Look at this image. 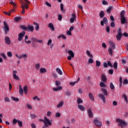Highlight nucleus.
Wrapping results in <instances>:
<instances>
[{"instance_id":"32","label":"nucleus","mask_w":128,"mask_h":128,"mask_svg":"<svg viewBox=\"0 0 128 128\" xmlns=\"http://www.w3.org/2000/svg\"><path fill=\"white\" fill-rule=\"evenodd\" d=\"M122 98H124V100L126 102H128V97L126 96V95L123 94L122 96Z\"/></svg>"},{"instance_id":"29","label":"nucleus","mask_w":128,"mask_h":128,"mask_svg":"<svg viewBox=\"0 0 128 128\" xmlns=\"http://www.w3.org/2000/svg\"><path fill=\"white\" fill-rule=\"evenodd\" d=\"M20 28L22 30H28V27L24 26H21Z\"/></svg>"},{"instance_id":"58","label":"nucleus","mask_w":128,"mask_h":128,"mask_svg":"<svg viewBox=\"0 0 128 128\" xmlns=\"http://www.w3.org/2000/svg\"><path fill=\"white\" fill-rule=\"evenodd\" d=\"M60 112H57L56 114V118H60Z\"/></svg>"},{"instance_id":"57","label":"nucleus","mask_w":128,"mask_h":128,"mask_svg":"<svg viewBox=\"0 0 128 128\" xmlns=\"http://www.w3.org/2000/svg\"><path fill=\"white\" fill-rule=\"evenodd\" d=\"M46 4L48 6H49V8H51L52 7V4H50V2H46Z\"/></svg>"},{"instance_id":"33","label":"nucleus","mask_w":128,"mask_h":128,"mask_svg":"<svg viewBox=\"0 0 128 128\" xmlns=\"http://www.w3.org/2000/svg\"><path fill=\"white\" fill-rule=\"evenodd\" d=\"M100 16L101 18H102L104 16V13L103 12V11H101L100 14Z\"/></svg>"},{"instance_id":"16","label":"nucleus","mask_w":128,"mask_h":128,"mask_svg":"<svg viewBox=\"0 0 128 128\" xmlns=\"http://www.w3.org/2000/svg\"><path fill=\"white\" fill-rule=\"evenodd\" d=\"M78 108L80 110H82V112H84V110L86 108H84V106L82 105L78 104Z\"/></svg>"},{"instance_id":"61","label":"nucleus","mask_w":128,"mask_h":128,"mask_svg":"<svg viewBox=\"0 0 128 128\" xmlns=\"http://www.w3.org/2000/svg\"><path fill=\"white\" fill-rule=\"evenodd\" d=\"M60 8L61 10H62V11L64 10V4H60Z\"/></svg>"},{"instance_id":"8","label":"nucleus","mask_w":128,"mask_h":128,"mask_svg":"<svg viewBox=\"0 0 128 128\" xmlns=\"http://www.w3.org/2000/svg\"><path fill=\"white\" fill-rule=\"evenodd\" d=\"M94 122L96 126L100 127L102 126V122H100L98 121V120H95Z\"/></svg>"},{"instance_id":"39","label":"nucleus","mask_w":128,"mask_h":128,"mask_svg":"<svg viewBox=\"0 0 128 128\" xmlns=\"http://www.w3.org/2000/svg\"><path fill=\"white\" fill-rule=\"evenodd\" d=\"M124 14H126V11L122 10L120 13L121 18L124 17Z\"/></svg>"},{"instance_id":"27","label":"nucleus","mask_w":128,"mask_h":128,"mask_svg":"<svg viewBox=\"0 0 128 128\" xmlns=\"http://www.w3.org/2000/svg\"><path fill=\"white\" fill-rule=\"evenodd\" d=\"M62 106H64V102H61L58 104L56 106L57 108H62Z\"/></svg>"},{"instance_id":"34","label":"nucleus","mask_w":128,"mask_h":128,"mask_svg":"<svg viewBox=\"0 0 128 128\" xmlns=\"http://www.w3.org/2000/svg\"><path fill=\"white\" fill-rule=\"evenodd\" d=\"M77 102L78 104H82L83 102L82 100L80 98H78L77 99Z\"/></svg>"},{"instance_id":"60","label":"nucleus","mask_w":128,"mask_h":128,"mask_svg":"<svg viewBox=\"0 0 128 128\" xmlns=\"http://www.w3.org/2000/svg\"><path fill=\"white\" fill-rule=\"evenodd\" d=\"M3 13L4 14H6L7 16H10V12H4Z\"/></svg>"},{"instance_id":"13","label":"nucleus","mask_w":128,"mask_h":128,"mask_svg":"<svg viewBox=\"0 0 128 128\" xmlns=\"http://www.w3.org/2000/svg\"><path fill=\"white\" fill-rule=\"evenodd\" d=\"M101 78L102 80V81L103 82H106V76L104 74H102L101 76Z\"/></svg>"},{"instance_id":"46","label":"nucleus","mask_w":128,"mask_h":128,"mask_svg":"<svg viewBox=\"0 0 128 128\" xmlns=\"http://www.w3.org/2000/svg\"><path fill=\"white\" fill-rule=\"evenodd\" d=\"M96 66H100V62L98 60L96 61Z\"/></svg>"},{"instance_id":"26","label":"nucleus","mask_w":128,"mask_h":128,"mask_svg":"<svg viewBox=\"0 0 128 128\" xmlns=\"http://www.w3.org/2000/svg\"><path fill=\"white\" fill-rule=\"evenodd\" d=\"M22 18L20 16H17L16 18H14V20L16 22H18L19 20H20V19Z\"/></svg>"},{"instance_id":"2","label":"nucleus","mask_w":128,"mask_h":128,"mask_svg":"<svg viewBox=\"0 0 128 128\" xmlns=\"http://www.w3.org/2000/svg\"><path fill=\"white\" fill-rule=\"evenodd\" d=\"M122 34V29L119 28L118 31V34L116 36V38L118 40H120Z\"/></svg>"},{"instance_id":"47","label":"nucleus","mask_w":128,"mask_h":128,"mask_svg":"<svg viewBox=\"0 0 128 128\" xmlns=\"http://www.w3.org/2000/svg\"><path fill=\"white\" fill-rule=\"evenodd\" d=\"M30 118L32 119L36 118V115L35 114H30Z\"/></svg>"},{"instance_id":"52","label":"nucleus","mask_w":128,"mask_h":128,"mask_svg":"<svg viewBox=\"0 0 128 128\" xmlns=\"http://www.w3.org/2000/svg\"><path fill=\"white\" fill-rule=\"evenodd\" d=\"M88 62L89 64H92V62H94V60H92V58H90L88 59Z\"/></svg>"},{"instance_id":"25","label":"nucleus","mask_w":128,"mask_h":128,"mask_svg":"<svg viewBox=\"0 0 128 128\" xmlns=\"http://www.w3.org/2000/svg\"><path fill=\"white\" fill-rule=\"evenodd\" d=\"M86 54H88V56H90V58H93L94 56H92V54H90V52L88 50H86Z\"/></svg>"},{"instance_id":"64","label":"nucleus","mask_w":128,"mask_h":128,"mask_svg":"<svg viewBox=\"0 0 128 128\" xmlns=\"http://www.w3.org/2000/svg\"><path fill=\"white\" fill-rule=\"evenodd\" d=\"M110 27L108 26H106V32H110Z\"/></svg>"},{"instance_id":"12","label":"nucleus","mask_w":128,"mask_h":128,"mask_svg":"<svg viewBox=\"0 0 128 128\" xmlns=\"http://www.w3.org/2000/svg\"><path fill=\"white\" fill-rule=\"evenodd\" d=\"M128 22V20L126 19V17H121V23L124 24H126Z\"/></svg>"},{"instance_id":"15","label":"nucleus","mask_w":128,"mask_h":128,"mask_svg":"<svg viewBox=\"0 0 128 128\" xmlns=\"http://www.w3.org/2000/svg\"><path fill=\"white\" fill-rule=\"evenodd\" d=\"M98 96L100 98H101V100H103V102H106V98L104 97V94H98Z\"/></svg>"},{"instance_id":"42","label":"nucleus","mask_w":128,"mask_h":128,"mask_svg":"<svg viewBox=\"0 0 128 128\" xmlns=\"http://www.w3.org/2000/svg\"><path fill=\"white\" fill-rule=\"evenodd\" d=\"M110 46H111V48L112 50H114V48H116V45H114V42H111L110 43Z\"/></svg>"},{"instance_id":"11","label":"nucleus","mask_w":128,"mask_h":128,"mask_svg":"<svg viewBox=\"0 0 128 128\" xmlns=\"http://www.w3.org/2000/svg\"><path fill=\"white\" fill-rule=\"evenodd\" d=\"M34 26H28L27 27V32H34Z\"/></svg>"},{"instance_id":"49","label":"nucleus","mask_w":128,"mask_h":128,"mask_svg":"<svg viewBox=\"0 0 128 128\" xmlns=\"http://www.w3.org/2000/svg\"><path fill=\"white\" fill-rule=\"evenodd\" d=\"M4 100L6 102H10V98H8V97H6L4 98Z\"/></svg>"},{"instance_id":"51","label":"nucleus","mask_w":128,"mask_h":128,"mask_svg":"<svg viewBox=\"0 0 128 128\" xmlns=\"http://www.w3.org/2000/svg\"><path fill=\"white\" fill-rule=\"evenodd\" d=\"M56 86H60V82L58 80L56 81Z\"/></svg>"},{"instance_id":"43","label":"nucleus","mask_w":128,"mask_h":128,"mask_svg":"<svg viewBox=\"0 0 128 128\" xmlns=\"http://www.w3.org/2000/svg\"><path fill=\"white\" fill-rule=\"evenodd\" d=\"M114 68H115V70H116L118 68V62H114Z\"/></svg>"},{"instance_id":"18","label":"nucleus","mask_w":128,"mask_h":128,"mask_svg":"<svg viewBox=\"0 0 128 128\" xmlns=\"http://www.w3.org/2000/svg\"><path fill=\"white\" fill-rule=\"evenodd\" d=\"M20 90H19V92L20 94V96H22L24 94V90H22V86H19Z\"/></svg>"},{"instance_id":"35","label":"nucleus","mask_w":128,"mask_h":128,"mask_svg":"<svg viewBox=\"0 0 128 128\" xmlns=\"http://www.w3.org/2000/svg\"><path fill=\"white\" fill-rule=\"evenodd\" d=\"M12 100H14V102H18L19 100L18 98H16V97H14V96L12 97Z\"/></svg>"},{"instance_id":"30","label":"nucleus","mask_w":128,"mask_h":128,"mask_svg":"<svg viewBox=\"0 0 128 128\" xmlns=\"http://www.w3.org/2000/svg\"><path fill=\"white\" fill-rule=\"evenodd\" d=\"M100 86H101V88H106V85L104 84V82H100Z\"/></svg>"},{"instance_id":"63","label":"nucleus","mask_w":128,"mask_h":128,"mask_svg":"<svg viewBox=\"0 0 128 128\" xmlns=\"http://www.w3.org/2000/svg\"><path fill=\"white\" fill-rule=\"evenodd\" d=\"M102 46L104 48H106V47H107L106 44V43H102Z\"/></svg>"},{"instance_id":"5","label":"nucleus","mask_w":128,"mask_h":128,"mask_svg":"<svg viewBox=\"0 0 128 128\" xmlns=\"http://www.w3.org/2000/svg\"><path fill=\"white\" fill-rule=\"evenodd\" d=\"M26 34V32L24 31H22V32H20L18 34V40L20 42L22 40L24 36Z\"/></svg>"},{"instance_id":"50","label":"nucleus","mask_w":128,"mask_h":128,"mask_svg":"<svg viewBox=\"0 0 128 128\" xmlns=\"http://www.w3.org/2000/svg\"><path fill=\"white\" fill-rule=\"evenodd\" d=\"M7 56H10V58H12V52H8L7 54Z\"/></svg>"},{"instance_id":"24","label":"nucleus","mask_w":128,"mask_h":128,"mask_svg":"<svg viewBox=\"0 0 128 128\" xmlns=\"http://www.w3.org/2000/svg\"><path fill=\"white\" fill-rule=\"evenodd\" d=\"M24 90L25 94H28V86H25L24 88Z\"/></svg>"},{"instance_id":"9","label":"nucleus","mask_w":128,"mask_h":128,"mask_svg":"<svg viewBox=\"0 0 128 128\" xmlns=\"http://www.w3.org/2000/svg\"><path fill=\"white\" fill-rule=\"evenodd\" d=\"M18 72L17 70H14L13 71V78L14 80H20V78H18V76H16V73Z\"/></svg>"},{"instance_id":"19","label":"nucleus","mask_w":128,"mask_h":128,"mask_svg":"<svg viewBox=\"0 0 128 128\" xmlns=\"http://www.w3.org/2000/svg\"><path fill=\"white\" fill-rule=\"evenodd\" d=\"M56 72L58 74H60V76H62V72L60 68H56Z\"/></svg>"},{"instance_id":"21","label":"nucleus","mask_w":128,"mask_h":128,"mask_svg":"<svg viewBox=\"0 0 128 128\" xmlns=\"http://www.w3.org/2000/svg\"><path fill=\"white\" fill-rule=\"evenodd\" d=\"M79 81H80V78H78L76 81L74 82H70V86H74V84H76V82H78Z\"/></svg>"},{"instance_id":"14","label":"nucleus","mask_w":128,"mask_h":128,"mask_svg":"<svg viewBox=\"0 0 128 128\" xmlns=\"http://www.w3.org/2000/svg\"><path fill=\"white\" fill-rule=\"evenodd\" d=\"M62 90V86L53 88V90H54V92H58V90Z\"/></svg>"},{"instance_id":"53","label":"nucleus","mask_w":128,"mask_h":128,"mask_svg":"<svg viewBox=\"0 0 128 128\" xmlns=\"http://www.w3.org/2000/svg\"><path fill=\"white\" fill-rule=\"evenodd\" d=\"M102 4H104V6H106L108 4V2L104 0L102 2Z\"/></svg>"},{"instance_id":"7","label":"nucleus","mask_w":128,"mask_h":128,"mask_svg":"<svg viewBox=\"0 0 128 128\" xmlns=\"http://www.w3.org/2000/svg\"><path fill=\"white\" fill-rule=\"evenodd\" d=\"M88 116L90 118H94V114L90 109H88L87 111Z\"/></svg>"},{"instance_id":"23","label":"nucleus","mask_w":128,"mask_h":128,"mask_svg":"<svg viewBox=\"0 0 128 128\" xmlns=\"http://www.w3.org/2000/svg\"><path fill=\"white\" fill-rule=\"evenodd\" d=\"M101 90H102V92H104V96H108V91L104 88H100Z\"/></svg>"},{"instance_id":"36","label":"nucleus","mask_w":128,"mask_h":128,"mask_svg":"<svg viewBox=\"0 0 128 128\" xmlns=\"http://www.w3.org/2000/svg\"><path fill=\"white\" fill-rule=\"evenodd\" d=\"M35 24L36 26V27L35 28V30H40V26L38 23H36Z\"/></svg>"},{"instance_id":"37","label":"nucleus","mask_w":128,"mask_h":128,"mask_svg":"<svg viewBox=\"0 0 128 128\" xmlns=\"http://www.w3.org/2000/svg\"><path fill=\"white\" fill-rule=\"evenodd\" d=\"M110 88L111 90H114V86L112 84V82L110 83Z\"/></svg>"},{"instance_id":"59","label":"nucleus","mask_w":128,"mask_h":128,"mask_svg":"<svg viewBox=\"0 0 128 128\" xmlns=\"http://www.w3.org/2000/svg\"><path fill=\"white\" fill-rule=\"evenodd\" d=\"M110 10H112V8H109L106 10V12L108 14H110Z\"/></svg>"},{"instance_id":"4","label":"nucleus","mask_w":128,"mask_h":128,"mask_svg":"<svg viewBox=\"0 0 128 128\" xmlns=\"http://www.w3.org/2000/svg\"><path fill=\"white\" fill-rule=\"evenodd\" d=\"M116 122H118V124H119V126H126V122L120 120V119H117Z\"/></svg>"},{"instance_id":"6","label":"nucleus","mask_w":128,"mask_h":128,"mask_svg":"<svg viewBox=\"0 0 128 128\" xmlns=\"http://www.w3.org/2000/svg\"><path fill=\"white\" fill-rule=\"evenodd\" d=\"M4 30L5 31V34H6L10 30V28H8V26L6 24V22H4Z\"/></svg>"},{"instance_id":"44","label":"nucleus","mask_w":128,"mask_h":128,"mask_svg":"<svg viewBox=\"0 0 128 128\" xmlns=\"http://www.w3.org/2000/svg\"><path fill=\"white\" fill-rule=\"evenodd\" d=\"M0 54L2 58H3L4 60H6V54H4L1 53Z\"/></svg>"},{"instance_id":"40","label":"nucleus","mask_w":128,"mask_h":128,"mask_svg":"<svg viewBox=\"0 0 128 128\" xmlns=\"http://www.w3.org/2000/svg\"><path fill=\"white\" fill-rule=\"evenodd\" d=\"M108 52H109V54L110 56H112V48H110L108 50Z\"/></svg>"},{"instance_id":"41","label":"nucleus","mask_w":128,"mask_h":128,"mask_svg":"<svg viewBox=\"0 0 128 128\" xmlns=\"http://www.w3.org/2000/svg\"><path fill=\"white\" fill-rule=\"evenodd\" d=\"M32 99L34 100H40V98L38 96H36L32 98Z\"/></svg>"},{"instance_id":"3","label":"nucleus","mask_w":128,"mask_h":128,"mask_svg":"<svg viewBox=\"0 0 128 128\" xmlns=\"http://www.w3.org/2000/svg\"><path fill=\"white\" fill-rule=\"evenodd\" d=\"M68 54H70V56H68V60H71L72 58H74V52H72V50H69L68 51Z\"/></svg>"},{"instance_id":"10","label":"nucleus","mask_w":128,"mask_h":128,"mask_svg":"<svg viewBox=\"0 0 128 128\" xmlns=\"http://www.w3.org/2000/svg\"><path fill=\"white\" fill-rule=\"evenodd\" d=\"M4 40H5V42L6 44H10V37L8 36H6L4 38Z\"/></svg>"},{"instance_id":"56","label":"nucleus","mask_w":128,"mask_h":128,"mask_svg":"<svg viewBox=\"0 0 128 128\" xmlns=\"http://www.w3.org/2000/svg\"><path fill=\"white\" fill-rule=\"evenodd\" d=\"M36 68H38V70H39L40 68V64H36Z\"/></svg>"},{"instance_id":"31","label":"nucleus","mask_w":128,"mask_h":128,"mask_svg":"<svg viewBox=\"0 0 128 128\" xmlns=\"http://www.w3.org/2000/svg\"><path fill=\"white\" fill-rule=\"evenodd\" d=\"M89 98L92 100H94V96H92V94L89 93Z\"/></svg>"},{"instance_id":"22","label":"nucleus","mask_w":128,"mask_h":128,"mask_svg":"<svg viewBox=\"0 0 128 128\" xmlns=\"http://www.w3.org/2000/svg\"><path fill=\"white\" fill-rule=\"evenodd\" d=\"M46 72V69L45 68H40V72H41V74H44V72Z\"/></svg>"},{"instance_id":"54","label":"nucleus","mask_w":128,"mask_h":128,"mask_svg":"<svg viewBox=\"0 0 128 128\" xmlns=\"http://www.w3.org/2000/svg\"><path fill=\"white\" fill-rule=\"evenodd\" d=\"M18 122V120L14 118L12 122L14 124H16V122Z\"/></svg>"},{"instance_id":"17","label":"nucleus","mask_w":128,"mask_h":128,"mask_svg":"<svg viewBox=\"0 0 128 128\" xmlns=\"http://www.w3.org/2000/svg\"><path fill=\"white\" fill-rule=\"evenodd\" d=\"M72 18H70V22L72 24L74 22V20H76V15L74 14H72Z\"/></svg>"},{"instance_id":"48","label":"nucleus","mask_w":128,"mask_h":128,"mask_svg":"<svg viewBox=\"0 0 128 128\" xmlns=\"http://www.w3.org/2000/svg\"><path fill=\"white\" fill-rule=\"evenodd\" d=\"M26 106L28 110H32V106L30 104H27Z\"/></svg>"},{"instance_id":"45","label":"nucleus","mask_w":128,"mask_h":128,"mask_svg":"<svg viewBox=\"0 0 128 128\" xmlns=\"http://www.w3.org/2000/svg\"><path fill=\"white\" fill-rule=\"evenodd\" d=\"M18 124L19 126L22 128V121L18 120Z\"/></svg>"},{"instance_id":"1","label":"nucleus","mask_w":128,"mask_h":128,"mask_svg":"<svg viewBox=\"0 0 128 128\" xmlns=\"http://www.w3.org/2000/svg\"><path fill=\"white\" fill-rule=\"evenodd\" d=\"M42 121L44 122V126H50L52 124V121L46 116L44 118V120H42Z\"/></svg>"},{"instance_id":"28","label":"nucleus","mask_w":128,"mask_h":128,"mask_svg":"<svg viewBox=\"0 0 128 128\" xmlns=\"http://www.w3.org/2000/svg\"><path fill=\"white\" fill-rule=\"evenodd\" d=\"M103 22H104V24H108V19L104 17L103 18V20H102Z\"/></svg>"},{"instance_id":"55","label":"nucleus","mask_w":128,"mask_h":128,"mask_svg":"<svg viewBox=\"0 0 128 128\" xmlns=\"http://www.w3.org/2000/svg\"><path fill=\"white\" fill-rule=\"evenodd\" d=\"M62 14H60L58 16V20H62Z\"/></svg>"},{"instance_id":"20","label":"nucleus","mask_w":128,"mask_h":128,"mask_svg":"<svg viewBox=\"0 0 128 128\" xmlns=\"http://www.w3.org/2000/svg\"><path fill=\"white\" fill-rule=\"evenodd\" d=\"M48 27L51 28V30H52V32L54 31V24L52 23L48 24Z\"/></svg>"},{"instance_id":"38","label":"nucleus","mask_w":128,"mask_h":128,"mask_svg":"<svg viewBox=\"0 0 128 128\" xmlns=\"http://www.w3.org/2000/svg\"><path fill=\"white\" fill-rule=\"evenodd\" d=\"M62 38L63 40H66V37L64 35H60L58 36V38Z\"/></svg>"},{"instance_id":"62","label":"nucleus","mask_w":128,"mask_h":128,"mask_svg":"<svg viewBox=\"0 0 128 128\" xmlns=\"http://www.w3.org/2000/svg\"><path fill=\"white\" fill-rule=\"evenodd\" d=\"M108 64L109 66H110V68H112V64H111L110 61H108Z\"/></svg>"}]
</instances>
